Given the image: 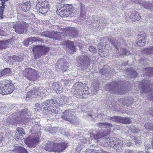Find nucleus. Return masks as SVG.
Masks as SVG:
<instances>
[{
    "mask_svg": "<svg viewBox=\"0 0 153 153\" xmlns=\"http://www.w3.org/2000/svg\"><path fill=\"white\" fill-rule=\"evenodd\" d=\"M105 88L106 91H109L111 93L118 94L126 93L128 91L127 89L123 86H121L119 84L115 81H113L110 84L106 85Z\"/></svg>",
    "mask_w": 153,
    "mask_h": 153,
    "instance_id": "obj_1",
    "label": "nucleus"
},
{
    "mask_svg": "<svg viewBox=\"0 0 153 153\" xmlns=\"http://www.w3.org/2000/svg\"><path fill=\"white\" fill-rule=\"evenodd\" d=\"M84 85L82 82H77L73 86V89L74 91L75 95L77 98H85L88 97V91L84 90Z\"/></svg>",
    "mask_w": 153,
    "mask_h": 153,
    "instance_id": "obj_2",
    "label": "nucleus"
},
{
    "mask_svg": "<svg viewBox=\"0 0 153 153\" xmlns=\"http://www.w3.org/2000/svg\"><path fill=\"white\" fill-rule=\"evenodd\" d=\"M108 147L115 149L118 152L123 150V141L114 137L108 138L106 140Z\"/></svg>",
    "mask_w": 153,
    "mask_h": 153,
    "instance_id": "obj_3",
    "label": "nucleus"
},
{
    "mask_svg": "<svg viewBox=\"0 0 153 153\" xmlns=\"http://www.w3.org/2000/svg\"><path fill=\"white\" fill-rule=\"evenodd\" d=\"M75 112L72 110H66L63 112L61 117L63 120L69 121L74 125H76L78 120L75 116Z\"/></svg>",
    "mask_w": 153,
    "mask_h": 153,
    "instance_id": "obj_4",
    "label": "nucleus"
},
{
    "mask_svg": "<svg viewBox=\"0 0 153 153\" xmlns=\"http://www.w3.org/2000/svg\"><path fill=\"white\" fill-rule=\"evenodd\" d=\"M45 91V90L42 87L39 88H36L27 93L26 97L32 98L39 97L42 99L45 97L44 94Z\"/></svg>",
    "mask_w": 153,
    "mask_h": 153,
    "instance_id": "obj_5",
    "label": "nucleus"
},
{
    "mask_svg": "<svg viewBox=\"0 0 153 153\" xmlns=\"http://www.w3.org/2000/svg\"><path fill=\"white\" fill-rule=\"evenodd\" d=\"M25 76L28 80L35 81L40 76V74L30 68L26 69L24 72Z\"/></svg>",
    "mask_w": 153,
    "mask_h": 153,
    "instance_id": "obj_6",
    "label": "nucleus"
},
{
    "mask_svg": "<svg viewBox=\"0 0 153 153\" xmlns=\"http://www.w3.org/2000/svg\"><path fill=\"white\" fill-rule=\"evenodd\" d=\"M8 82H4L0 84V94L6 95L12 93L14 90L13 85L8 81Z\"/></svg>",
    "mask_w": 153,
    "mask_h": 153,
    "instance_id": "obj_7",
    "label": "nucleus"
},
{
    "mask_svg": "<svg viewBox=\"0 0 153 153\" xmlns=\"http://www.w3.org/2000/svg\"><path fill=\"white\" fill-rule=\"evenodd\" d=\"M49 50V47L35 45L33 49V51L35 59H37L41 55L45 54Z\"/></svg>",
    "mask_w": 153,
    "mask_h": 153,
    "instance_id": "obj_8",
    "label": "nucleus"
},
{
    "mask_svg": "<svg viewBox=\"0 0 153 153\" xmlns=\"http://www.w3.org/2000/svg\"><path fill=\"white\" fill-rule=\"evenodd\" d=\"M57 105L60 107L68 106L72 105V102L70 101L69 98L64 95L60 96L56 100Z\"/></svg>",
    "mask_w": 153,
    "mask_h": 153,
    "instance_id": "obj_9",
    "label": "nucleus"
},
{
    "mask_svg": "<svg viewBox=\"0 0 153 153\" xmlns=\"http://www.w3.org/2000/svg\"><path fill=\"white\" fill-rule=\"evenodd\" d=\"M28 114L27 110L25 109L21 110L19 112L14 114L13 116V118L14 120L13 123L14 124L16 123H20V121L25 118V116Z\"/></svg>",
    "mask_w": 153,
    "mask_h": 153,
    "instance_id": "obj_10",
    "label": "nucleus"
},
{
    "mask_svg": "<svg viewBox=\"0 0 153 153\" xmlns=\"http://www.w3.org/2000/svg\"><path fill=\"white\" fill-rule=\"evenodd\" d=\"M66 9L65 7H62L59 10H57L56 11V13L61 17H67L69 15H71L72 13L71 9L72 7L71 5L67 4Z\"/></svg>",
    "mask_w": 153,
    "mask_h": 153,
    "instance_id": "obj_11",
    "label": "nucleus"
},
{
    "mask_svg": "<svg viewBox=\"0 0 153 153\" xmlns=\"http://www.w3.org/2000/svg\"><path fill=\"white\" fill-rule=\"evenodd\" d=\"M93 57L91 56H88L87 55L82 56L78 57L77 60L78 65L79 66H82L83 68H85L88 63L91 61Z\"/></svg>",
    "mask_w": 153,
    "mask_h": 153,
    "instance_id": "obj_12",
    "label": "nucleus"
},
{
    "mask_svg": "<svg viewBox=\"0 0 153 153\" xmlns=\"http://www.w3.org/2000/svg\"><path fill=\"white\" fill-rule=\"evenodd\" d=\"M27 25V23L25 22H22L14 24L13 27L16 33L20 34H23L26 31Z\"/></svg>",
    "mask_w": 153,
    "mask_h": 153,
    "instance_id": "obj_13",
    "label": "nucleus"
},
{
    "mask_svg": "<svg viewBox=\"0 0 153 153\" xmlns=\"http://www.w3.org/2000/svg\"><path fill=\"white\" fill-rule=\"evenodd\" d=\"M139 85H141L140 91L141 93H148L152 91V89L150 88L152 85L147 80H143L142 82L139 83Z\"/></svg>",
    "mask_w": 153,
    "mask_h": 153,
    "instance_id": "obj_14",
    "label": "nucleus"
},
{
    "mask_svg": "<svg viewBox=\"0 0 153 153\" xmlns=\"http://www.w3.org/2000/svg\"><path fill=\"white\" fill-rule=\"evenodd\" d=\"M74 5L76 9H80V14L81 19H85L86 16V15L85 8V5L80 2L76 3Z\"/></svg>",
    "mask_w": 153,
    "mask_h": 153,
    "instance_id": "obj_15",
    "label": "nucleus"
},
{
    "mask_svg": "<svg viewBox=\"0 0 153 153\" xmlns=\"http://www.w3.org/2000/svg\"><path fill=\"white\" fill-rule=\"evenodd\" d=\"M43 107V112L45 114H48L49 112L55 114H59V108L58 107H52V108L45 105Z\"/></svg>",
    "mask_w": 153,
    "mask_h": 153,
    "instance_id": "obj_16",
    "label": "nucleus"
},
{
    "mask_svg": "<svg viewBox=\"0 0 153 153\" xmlns=\"http://www.w3.org/2000/svg\"><path fill=\"white\" fill-rule=\"evenodd\" d=\"M110 41L112 45L117 50L119 48H121L120 46H122V45L124 43V41L123 38L114 40L111 39Z\"/></svg>",
    "mask_w": 153,
    "mask_h": 153,
    "instance_id": "obj_17",
    "label": "nucleus"
},
{
    "mask_svg": "<svg viewBox=\"0 0 153 153\" xmlns=\"http://www.w3.org/2000/svg\"><path fill=\"white\" fill-rule=\"evenodd\" d=\"M68 146V143L65 142L55 143V150L57 152H62L65 150Z\"/></svg>",
    "mask_w": 153,
    "mask_h": 153,
    "instance_id": "obj_18",
    "label": "nucleus"
},
{
    "mask_svg": "<svg viewBox=\"0 0 153 153\" xmlns=\"http://www.w3.org/2000/svg\"><path fill=\"white\" fill-rule=\"evenodd\" d=\"M56 65H58V67L60 69L64 71H65L67 70L68 66L67 62L63 58L59 59L56 63Z\"/></svg>",
    "mask_w": 153,
    "mask_h": 153,
    "instance_id": "obj_19",
    "label": "nucleus"
},
{
    "mask_svg": "<svg viewBox=\"0 0 153 153\" xmlns=\"http://www.w3.org/2000/svg\"><path fill=\"white\" fill-rule=\"evenodd\" d=\"M146 33L143 32H141L138 35V41L137 43L138 46H143L146 42Z\"/></svg>",
    "mask_w": 153,
    "mask_h": 153,
    "instance_id": "obj_20",
    "label": "nucleus"
},
{
    "mask_svg": "<svg viewBox=\"0 0 153 153\" xmlns=\"http://www.w3.org/2000/svg\"><path fill=\"white\" fill-rule=\"evenodd\" d=\"M42 147L45 150L49 152L53 151L55 150V143L48 142L46 143H44L42 144Z\"/></svg>",
    "mask_w": 153,
    "mask_h": 153,
    "instance_id": "obj_21",
    "label": "nucleus"
},
{
    "mask_svg": "<svg viewBox=\"0 0 153 153\" xmlns=\"http://www.w3.org/2000/svg\"><path fill=\"white\" fill-rule=\"evenodd\" d=\"M39 137H28L26 140V144H28L32 146L35 147L36 144L39 142Z\"/></svg>",
    "mask_w": 153,
    "mask_h": 153,
    "instance_id": "obj_22",
    "label": "nucleus"
},
{
    "mask_svg": "<svg viewBox=\"0 0 153 153\" xmlns=\"http://www.w3.org/2000/svg\"><path fill=\"white\" fill-rule=\"evenodd\" d=\"M108 134H107L105 132H104L102 133L100 132H98L96 134H90V137L92 138L91 139H93V137L94 139L97 140L100 138H104L106 139L108 137H107Z\"/></svg>",
    "mask_w": 153,
    "mask_h": 153,
    "instance_id": "obj_23",
    "label": "nucleus"
},
{
    "mask_svg": "<svg viewBox=\"0 0 153 153\" xmlns=\"http://www.w3.org/2000/svg\"><path fill=\"white\" fill-rule=\"evenodd\" d=\"M21 7L24 12L29 10L31 7V5L29 0H24L21 4Z\"/></svg>",
    "mask_w": 153,
    "mask_h": 153,
    "instance_id": "obj_24",
    "label": "nucleus"
},
{
    "mask_svg": "<svg viewBox=\"0 0 153 153\" xmlns=\"http://www.w3.org/2000/svg\"><path fill=\"white\" fill-rule=\"evenodd\" d=\"M138 3L144 8L153 11V3H150L149 2H146L144 1H139Z\"/></svg>",
    "mask_w": 153,
    "mask_h": 153,
    "instance_id": "obj_25",
    "label": "nucleus"
},
{
    "mask_svg": "<svg viewBox=\"0 0 153 153\" xmlns=\"http://www.w3.org/2000/svg\"><path fill=\"white\" fill-rule=\"evenodd\" d=\"M16 130L17 131L15 133V134L17 137V139L19 140L23 139V137L25 135L23 129L22 128L17 127Z\"/></svg>",
    "mask_w": 153,
    "mask_h": 153,
    "instance_id": "obj_26",
    "label": "nucleus"
},
{
    "mask_svg": "<svg viewBox=\"0 0 153 153\" xmlns=\"http://www.w3.org/2000/svg\"><path fill=\"white\" fill-rule=\"evenodd\" d=\"M129 18L131 21L135 22L139 21L140 18V16L137 11H134L131 13Z\"/></svg>",
    "mask_w": 153,
    "mask_h": 153,
    "instance_id": "obj_27",
    "label": "nucleus"
},
{
    "mask_svg": "<svg viewBox=\"0 0 153 153\" xmlns=\"http://www.w3.org/2000/svg\"><path fill=\"white\" fill-rule=\"evenodd\" d=\"M42 104L43 106L45 105L46 106H48L51 108H52V107H56V101H54L53 99L47 100L46 101L43 102Z\"/></svg>",
    "mask_w": 153,
    "mask_h": 153,
    "instance_id": "obj_28",
    "label": "nucleus"
},
{
    "mask_svg": "<svg viewBox=\"0 0 153 153\" xmlns=\"http://www.w3.org/2000/svg\"><path fill=\"white\" fill-rule=\"evenodd\" d=\"M66 42L67 47L69 49V51L70 53L73 54L76 51L77 49L76 46L74 45L73 42L68 41Z\"/></svg>",
    "mask_w": 153,
    "mask_h": 153,
    "instance_id": "obj_29",
    "label": "nucleus"
},
{
    "mask_svg": "<svg viewBox=\"0 0 153 153\" xmlns=\"http://www.w3.org/2000/svg\"><path fill=\"white\" fill-rule=\"evenodd\" d=\"M52 87L53 89L57 93L60 94L62 91V87L60 82H54L53 84Z\"/></svg>",
    "mask_w": 153,
    "mask_h": 153,
    "instance_id": "obj_30",
    "label": "nucleus"
},
{
    "mask_svg": "<svg viewBox=\"0 0 153 153\" xmlns=\"http://www.w3.org/2000/svg\"><path fill=\"white\" fill-rule=\"evenodd\" d=\"M50 38L53 39L61 40L62 39L61 33L60 32H52L50 33Z\"/></svg>",
    "mask_w": 153,
    "mask_h": 153,
    "instance_id": "obj_31",
    "label": "nucleus"
},
{
    "mask_svg": "<svg viewBox=\"0 0 153 153\" xmlns=\"http://www.w3.org/2000/svg\"><path fill=\"white\" fill-rule=\"evenodd\" d=\"M10 44V39L0 41V49H5L9 47Z\"/></svg>",
    "mask_w": 153,
    "mask_h": 153,
    "instance_id": "obj_32",
    "label": "nucleus"
},
{
    "mask_svg": "<svg viewBox=\"0 0 153 153\" xmlns=\"http://www.w3.org/2000/svg\"><path fill=\"white\" fill-rule=\"evenodd\" d=\"M38 1L39 5L42 7H44L45 8H47L49 9L50 6L49 4V2L46 0H37Z\"/></svg>",
    "mask_w": 153,
    "mask_h": 153,
    "instance_id": "obj_33",
    "label": "nucleus"
},
{
    "mask_svg": "<svg viewBox=\"0 0 153 153\" xmlns=\"http://www.w3.org/2000/svg\"><path fill=\"white\" fill-rule=\"evenodd\" d=\"M36 7L39 13L42 14L46 13L49 10L47 8H45V7L39 6L38 4H36Z\"/></svg>",
    "mask_w": 153,
    "mask_h": 153,
    "instance_id": "obj_34",
    "label": "nucleus"
},
{
    "mask_svg": "<svg viewBox=\"0 0 153 153\" xmlns=\"http://www.w3.org/2000/svg\"><path fill=\"white\" fill-rule=\"evenodd\" d=\"M29 40L30 41V44L34 42H38L39 43L43 42V40L42 39L37 37H30L29 38Z\"/></svg>",
    "mask_w": 153,
    "mask_h": 153,
    "instance_id": "obj_35",
    "label": "nucleus"
},
{
    "mask_svg": "<svg viewBox=\"0 0 153 153\" xmlns=\"http://www.w3.org/2000/svg\"><path fill=\"white\" fill-rule=\"evenodd\" d=\"M13 151L17 153H28L26 149L23 147L17 146L15 148Z\"/></svg>",
    "mask_w": 153,
    "mask_h": 153,
    "instance_id": "obj_36",
    "label": "nucleus"
},
{
    "mask_svg": "<svg viewBox=\"0 0 153 153\" xmlns=\"http://www.w3.org/2000/svg\"><path fill=\"white\" fill-rule=\"evenodd\" d=\"M69 35L70 36L74 37L77 34V31L75 27H70L69 31Z\"/></svg>",
    "mask_w": 153,
    "mask_h": 153,
    "instance_id": "obj_37",
    "label": "nucleus"
},
{
    "mask_svg": "<svg viewBox=\"0 0 153 153\" xmlns=\"http://www.w3.org/2000/svg\"><path fill=\"white\" fill-rule=\"evenodd\" d=\"M97 126L101 128L108 127L110 128L112 127V125L107 123H97Z\"/></svg>",
    "mask_w": 153,
    "mask_h": 153,
    "instance_id": "obj_38",
    "label": "nucleus"
},
{
    "mask_svg": "<svg viewBox=\"0 0 153 153\" xmlns=\"http://www.w3.org/2000/svg\"><path fill=\"white\" fill-rule=\"evenodd\" d=\"M119 123L123 124H130L131 122V119L129 118L120 117Z\"/></svg>",
    "mask_w": 153,
    "mask_h": 153,
    "instance_id": "obj_39",
    "label": "nucleus"
},
{
    "mask_svg": "<svg viewBox=\"0 0 153 153\" xmlns=\"http://www.w3.org/2000/svg\"><path fill=\"white\" fill-rule=\"evenodd\" d=\"M143 73L145 75H149L150 74H153V68H145L143 70Z\"/></svg>",
    "mask_w": 153,
    "mask_h": 153,
    "instance_id": "obj_40",
    "label": "nucleus"
},
{
    "mask_svg": "<svg viewBox=\"0 0 153 153\" xmlns=\"http://www.w3.org/2000/svg\"><path fill=\"white\" fill-rule=\"evenodd\" d=\"M143 53L146 54H153V46L149 48H147L143 51Z\"/></svg>",
    "mask_w": 153,
    "mask_h": 153,
    "instance_id": "obj_41",
    "label": "nucleus"
},
{
    "mask_svg": "<svg viewBox=\"0 0 153 153\" xmlns=\"http://www.w3.org/2000/svg\"><path fill=\"white\" fill-rule=\"evenodd\" d=\"M93 18L94 21H97V22H99L100 25L105 23V19L103 18H97L94 16Z\"/></svg>",
    "mask_w": 153,
    "mask_h": 153,
    "instance_id": "obj_42",
    "label": "nucleus"
},
{
    "mask_svg": "<svg viewBox=\"0 0 153 153\" xmlns=\"http://www.w3.org/2000/svg\"><path fill=\"white\" fill-rule=\"evenodd\" d=\"M144 127L148 131H153V123L152 124V123L147 122L145 123Z\"/></svg>",
    "mask_w": 153,
    "mask_h": 153,
    "instance_id": "obj_43",
    "label": "nucleus"
},
{
    "mask_svg": "<svg viewBox=\"0 0 153 153\" xmlns=\"http://www.w3.org/2000/svg\"><path fill=\"white\" fill-rule=\"evenodd\" d=\"M43 105L42 103L41 104H40L39 103H36L35 105V106L34 107V109L35 110V111H38L40 110H41L42 109V106H43Z\"/></svg>",
    "mask_w": 153,
    "mask_h": 153,
    "instance_id": "obj_44",
    "label": "nucleus"
},
{
    "mask_svg": "<svg viewBox=\"0 0 153 153\" xmlns=\"http://www.w3.org/2000/svg\"><path fill=\"white\" fill-rule=\"evenodd\" d=\"M2 72L3 75L6 76L9 75L11 72L10 69L9 68L4 69V70L2 71Z\"/></svg>",
    "mask_w": 153,
    "mask_h": 153,
    "instance_id": "obj_45",
    "label": "nucleus"
},
{
    "mask_svg": "<svg viewBox=\"0 0 153 153\" xmlns=\"http://www.w3.org/2000/svg\"><path fill=\"white\" fill-rule=\"evenodd\" d=\"M26 17H27L28 19H33L34 17V15L33 13H29L27 14L26 15H24L23 18L24 19H25V18Z\"/></svg>",
    "mask_w": 153,
    "mask_h": 153,
    "instance_id": "obj_46",
    "label": "nucleus"
},
{
    "mask_svg": "<svg viewBox=\"0 0 153 153\" xmlns=\"http://www.w3.org/2000/svg\"><path fill=\"white\" fill-rule=\"evenodd\" d=\"M120 53L123 55L125 54L126 55H128L130 54L131 52L128 50L124 49H122L120 51Z\"/></svg>",
    "mask_w": 153,
    "mask_h": 153,
    "instance_id": "obj_47",
    "label": "nucleus"
},
{
    "mask_svg": "<svg viewBox=\"0 0 153 153\" xmlns=\"http://www.w3.org/2000/svg\"><path fill=\"white\" fill-rule=\"evenodd\" d=\"M130 130L134 134L139 132L140 131V130L139 129L135 128L134 126H132Z\"/></svg>",
    "mask_w": 153,
    "mask_h": 153,
    "instance_id": "obj_48",
    "label": "nucleus"
},
{
    "mask_svg": "<svg viewBox=\"0 0 153 153\" xmlns=\"http://www.w3.org/2000/svg\"><path fill=\"white\" fill-rule=\"evenodd\" d=\"M13 58L14 60H15L16 62H22L23 60L22 58L21 57H19L17 56H13Z\"/></svg>",
    "mask_w": 153,
    "mask_h": 153,
    "instance_id": "obj_49",
    "label": "nucleus"
},
{
    "mask_svg": "<svg viewBox=\"0 0 153 153\" xmlns=\"http://www.w3.org/2000/svg\"><path fill=\"white\" fill-rule=\"evenodd\" d=\"M120 117L114 116L110 118V119L114 122H119Z\"/></svg>",
    "mask_w": 153,
    "mask_h": 153,
    "instance_id": "obj_50",
    "label": "nucleus"
},
{
    "mask_svg": "<svg viewBox=\"0 0 153 153\" xmlns=\"http://www.w3.org/2000/svg\"><path fill=\"white\" fill-rule=\"evenodd\" d=\"M129 72L130 75L134 77H136L137 76V72L133 69L130 70Z\"/></svg>",
    "mask_w": 153,
    "mask_h": 153,
    "instance_id": "obj_51",
    "label": "nucleus"
},
{
    "mask_svg": "<svg viewBox=\"0 0 153 153\" xmlns=\"http://www.w3.org/2000/svg\"><path fill=\"white\" fill-rule=\"evenodd\" d=\"M89 51L93 53H96L97 51V50L94 46H91L89 47Z\"/></svg>",
    "mask_w": 153,
    "mask_h": 153,
    "instance_id": "obj_52",
    "label": "nucleus"
},
{
    "mask_svg": "<svg viewBox=\"0 0 153 153\" xmlns=\"http://www.w3.org/2000/svg\"><path fill=\"white\" fill-rule=\"evenodd\" d=\"M8 0H0L1 3L0 4L2 5V6L0 7H3V9H4L5 7V6L6 5V4L7 3V2Z\"/></svg>",
    "mask_w": 153,
    "mask_h": 153,
    "instance_id": "obj_53",
    "label": "nucleus"
},
{
    "mask_svg": "<svg viewBox=\"0 0 153 153\" xmlns=\"http://www.w3.org/2000/svg\"><path fill=\"white\" fill-rule=\"evenodd\" d=\"M66 0H59L58 2L59 4H61L62 5L61 6L62 7H67L66 5L67 4H65V1Z\"/></svg>",
    "mask_w": 153,
    "mask_h": 153,
    "instance_id": "obj_54",
    "label": "nucleus"
},
{
    "mask_svg": "<svg viewBox=\"0 0 153 153\" xmlns=\"http://www.w3.org/2000/svg\"><path fill=\"white\" fill-rule=\"evenodd\" d=\"M61 82L63 84L65 85H69L70 83V82L69 80H62L61 81Z\"/></svg>",
    "mask_w": 153,
    "mask_h": 153,
    "instance_id": "obj_55",
    "label": "nucleus"
},
{
    "mask_svg": "<svg viewBox=\"0 0 153 153\" xmlns=\"http://www.w3.org/2000/svg\"><path fill=\"white\" fill-rule=\"evenodd\" d=\"M56 129L55 128H52L49 130V132L51 134H55L56 132Z\"/></svg>",
    "mask_w": 153,
    "mask_h": 153,
    "instance_id": "obj_56",
    "label": "nucleus"
},
{
    "mask_svg": "<svg viewBox=\"0 0 153 153\" xmlns=\"http://www.w3.org/2000/svg\"><path fill=\"white\" fill-rule=\"evenodd\" d=\"M4 11L3 7H0V19H2L3 18V16Z\"/></svg>",
    "mask_w": 153,
    "mask_h": 153,
    "instance_id": "obj_57",
    "label": "nucleus"
},
{
    "mask_svg": "<svg viewBox=\"0 0 153 153\" xmlns=\"http://www.w3.org/2000/svg\"><path fill=\"white\" fill-rule=\"evenodd\" d=\"M50 33L48 32H44L42 33V35L46 37L50 38Z\"/></svg>",
    "mask_w": 153,
    "mask_h": 153,
    "instance_id": "obj_58",
    "label": "nucleus"
},
{
    "mask_svg": "<svg viewBox=\"0 0 153 153\" xmlns=\"http://www.w3.org/2000/svg\"><path fill=\"white\" fill-rule=\"evenodd\" d=\"M132 102L133 100L131 99L129 101L127 100L126 103L123 104V105H126L127 106H128L131 105L132 103Z\"/></svg>",
    "mask_w": 153,
    "mask_h": 153,
    "instance_id": "obj_59",
    "label": "nucleus"
},
{
    "mask_svg": "<svg viewBox=\"0 0 153 153\" xmlns=\"http://www.w3.org/2000/svg\"><path fill=\"white\" fill-rule=\"evenodd\" d=\"M29 44H30V41L29 40L28 38L27 40L24 41V44L26 46H27Z\"/></svg>",
    "mask_w": 153,
    "mask_h": 153,
    "instance_id": "obj_60",
    "label": "nucleus"
},
{
    "mask_svg": "<svg viewBox=\"0 0 153 153\" xmlns=\"http://www.w3.org/2000/svg\"><path fill=\"white\" fill-rule=\"evenodd\" d=\"M134 142L136 143H139L141 142V140L140 139L136 137L134 139Z\"/></svg>",
    "mask_w": 153,
    "mask_h": 153,
    "instance_id": "obj_61",
    "label": "nucleus"
},
{
    "mask_svg": "<svg viewBox=\"0 0 153 153\" xmlns=\"http://www.w3.org/2000/svg\"><path fill=\"white\" fill-rule=\"evenodd\" d=\"M149 113L153 117V108H150L149 111Z\"/></svg>",
    "mask_w": 153,
    "mask_h": 153,
    "instance_id": "obj_62",
    "label": "nucleus"
},
{
    "mask_svg": "<svg viewBox=\"0 0 153 153\" xmlns=\"http://www.w3.org/2000/svg\"><path fill=\"white\" fill-rule=\"evenodd\" d=\"M145 61L143 60V59H140V64L141 65H145Z\"/></svg>",
    "mask_w": 153,
    "mask_h": 153,
    "instance_id": "obj_63",
    "label": "nucleus"
},
{
    "mask_svg": "<svg viewBox=\"0 0 153 153\" xmlns=\"http://www.w3.org/2000/svg\"><path fill=\"white\" fill-rule=\"evenodd\" d=\"M85 153H97L95 152L94 150L91 149H89L88 151L86 152Z\"/></svg>",
    "mask_w": 153,
    "mask_h": 153,
    "instance_id": "obj_64",
    "label": "nucleus"
}]
</instances>
